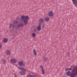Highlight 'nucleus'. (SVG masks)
I'll return each instance as SVG.
<instances>
[{"label":"nucleus","instance_id":"obj_23","mask_svg":"<svg viewBox=\"0 0 77 77\" xmlns=\"http://www.w3.org/2000/svg\"><path fill=\"white\" fill-rule=\"evenodd\" d=\"M2 61L3 62H4V63H6V61L4 59H2Z\"/></svg>","mask_w":77,"mask_h":77},{"label":"nucleus","instance_id":"obj_9","mask_svg":"<svg viewBox=\"0 0 77 77\" xmlns=\"http://www.w3.org/2000/svg\"><path fill=\"white\" fill-rule=\"evenodd\" d=\"M18 68L19 69H20L21 70H23V71H26V69L24 68L23 67H21L20 66H17Z\"/></svg>","mask_w":77,"mask_h":77},{"label":"nucleus","instance_id":"obj_4","mask_svg":"<svg viewBox=\"0 0 77 77\" xmlns=\"http://www.w3.org/2000/svg\"><path fill=\"white\" fill-rule=\"evenodd\" d=\"M76 75H77V73H76V72H72L71 73L70 76L71 77H74Z\"/></svg>","mask_w":77,"mask_h":77},{"label":"nucleus","instance_id":"obj_22","mask_svg":"<svg viewBox=\"0 0 77 77\" xmlns=\"http://www.w3.org/2000/svg\"><path fill=\"white\" fill-rule=\"evenodd\" d=\"M48 59V57H45L44 58V60L45 61H47Z\"/></svg>","mask_w":77,"mask_h":77},{"label":"nucleus","instance_id":"obj_8","mask_svg":"<svg viewBox=\"0 0 77 77\" xmlns=\"http://www.w3.org/2000/svg\"><path fill=\"white\" fill-rule=\"evenodd\" d=\"M40 66V68L42 69V72L43 74H45V72L44 71V69L43 68V66H42V65H41Z\"/></svg>","mask_w":77,"mask_h":77},{"label":"nucleus","instance_id":"obj_20","mask_svg":"<svg viewBox=\"0 0 77 77\" xmlns=\"http://www.w3.org/2000/svg\"><path fill=\"white\" fill-rule=\"evenodd\" d=\"M72 69V67H71L70 68H67L66 69L65 71H68V70H69V71H71Z\"/></svg>","mask_w":77,"mask_h":77},{"label":"nucleus","instance_id":"obj_28","mask_svg":"<svg viewBox=\"0 0 77 77\" xmlns=\"http://www.w3.org/2000/svg\"><path fill=\"white\" fill-rule=\"evenodd\" d=\"M17 77V75H15L14 77Z\"/></svg>","mask_w":77,"mask_h":77},{"label":"nucleus","instance_id":"obj_25","mask_svg":"<svg viewBox=\"0 0 77 77\" xmlns=\"http://www.w3.org/2000/svg\"><path fill=\"white\" fill-rule=\"evenodd\" d=\"M32 35L33 37H35L36 36V33H32Z\"/></svg>","mask_w":77,"mask_h":77},{"label":"nucleus","instance_id":"obj_11","mask_svg":"<svg viewBox=\"0 0 77 77\" xmlns=\"http://www.w3.org/2000/svg\"><path fill=\"white\" fill-rule=\"evenodd\" d=\"M73 3L76 7H77V0H72Z\"/></svg>","mask_w":77,"mask_h":77},{"label":"nucleus","instance_id":"obj_17","mask_svg":"<svg viewBox=\"0 0 77 77\" xmlns=\"http://www.w3.org/2000/svg\"><path fill=\"white\" fill-rule=\"evenodd\" d=\"M8 41V39L7 38H5L3 40V42H7Z\"/></svg>","mask_w":77,"mask_h":77},{"label":"nucleus","instance_id":"obj_16","mask_svg":"<svg viewBox=\"0 0 77 77\" xmlns=\"http://www.w3.org/2000/svg\"><path fill=\"white\" fill-rule=\"evenodd\" d=\"M10 28H14L15 26H14V24H11L10 25Z\"/></svg>","mask_w":77,"mask_h":77},{"label":"nucleus","instance_id":"obj_10","mask_svg":"<svg viewBox=\"0 0 77 77\" xmlns=\"http://www.w3.org/2000/svg\"><path fill=\"white\" fill-rule=\"evenodd\" d=\"M49 15L50 17H53V15H54V14H53V12H52V11H50L49 13Z\"/></svg>","mask_w":77,"mask_h":77},{"label":"nucleus","instance_id":"obj_1","mask_svg":"<svg viewBox=\"0 0 77 77\" xmlns=\"http://www.w3.org/2000/svg\"><path fill=\"white\" fill-rule=\"evenodd\" d=\"M21 18L24 22V25L25 26L28 24V20H29L30 18L28 16H25L22 15L21 16Z\"/></svg>","mask_w":77,"mask_h":77},{"label":"nucleus","instance_id":"obj_24","mask_svg":"<svg viewBox=\"0 0 77 77\" xmlns=\"http://www.w3.org/2000/svg\"><path fill=\"white\" fill-rule=\"evenodd\" d=\"M27 77H32V75H31V74H29L27 75Z\"/></svg>","mask_w":77,"mask_h":77},{"label":"nucleus","instance_id":"obj_6","mask_svg":"<svg viewBox=\"0 0 77 77\" xmlns=\"http://www.w3.org/2000/svg\"><path fill=\"white\" fill-rule=\"evenodd\" d=\"M11 62H13V63H15L17 62V61L16 60V59H11Z\"/></svg>","mask_w":77,"mask_h":77},{"label":"nucleus","instance_id":"obj_2","mask_svg":"<svg viewBox=\"0 0 77 77\" xmlns=\"http://www.w3.org/2000/svg\"><path fill=\"white\" fill-rule=\"evenodd\" d=\"M42 26V23H39L38 24V26L37 27V29L39 31L41 29V26Z\"/></svg>","mask_w":77,"mask_h":77},{"label":"nucleus","instance_id":"obj_27","mask_svg":"<svg viewBox=\"0 0 77 77\" xmlns=\"http://www.w3.org/2000/svg\"><path fill=\"white\" fill-rule=\"evenodd\" d=\"M67 55H68V56H69V55H70V54H69V52H68V53Z\"/></svg>","mask_w":77,"mask_h":77},{"label":"nucleus","instance_id":"obj_12","mask_svg":"<svg viewBox=\"0 0 77 77\" xmlns=\"http://www.w3.org/2000/svg\"><path fill=\"white\" fill-rule=\"evenodd\" d=\"M39 23H44V19L42 18H40L39 20Z\"/></svg>","mask_w":77,"mask_h":77},{"label":"nucleus","instance_id":"obj_15","mask_svg":"<svg viewBox=\"0 0 77 77\" xmlns=\"http://www.w3.org/2000/svg\"><path fill=\"white\" fill-rule=\"evenodd\" d=\"M6 53L7 55H10L11 54V52L9 50H7L6 51Z\"/></svg>","mask_w":77,"mask_h":77},{"label":"nucleus","instance_id":"obj_14","mask_svg":"<svg viewBox=\"0 0 77 77\" xmlns=\"http://www.w3.org/2000/svg\"><path fill=\"white\" fill-rule=\"evenodd\" d=\"M36 52H37V51H36V50H35V49H34L33 51V53H34V54L35 56L37 55V53H36Z\"/></svg>","mask_w":77,"mask_h":77},{"label":"nucleus","instance_id":"obj_5","mask_svg":"<svg viewBox=\"0 0 77 77\" xmlns=\"http://www.w3.org/2000/svg\"><path fill=\"white\" fill-rule=\"evenodd\" d=\"M72 68H73V69L72 70V72H75L77 73V66L75 68L72 66Z\"/></svg>","mask_w":77,"mask_h":77},{"label":"nucleus","instance_id":"obj_21","mask_svg":"<svg viewBox=\"0 0 77 77\" xmlns=\"http://www.w3.org/2000/svg\"><path fill=\"white\" fill-rule=\"evenodd\" d=\"M23 26H24V25L23 24V23H21L20 24V25H18V27H20V26H21V27H23Z\"/></svg>","mask_w":77,"mask_h":77},{"label":"nucleus","instance_id":"obj_31","mask_svg":"<svg viewBox=\"0 0 77 77\" xmlns=\"http://www.w3.org/2000/svg\"><path fill=\"white\" fill-rule=\"evenodd\" d=\"M76 50H77V49H76Z\"/></svg>","mask_w":77,"mask_h":77},{"label":"nucleus","instance_id":"obj_19","mask_svg":"<svg viewBox=\"0 0 77 77\" xmlns=\"http://www.w3.org/2000/svg\"><path fill=\"white\" fill-rule=\"evenodd\" d=\"M13 23L15 24H17L18 23V22L17 21V20H14L13 21Z\"/></svg>","mask_w":77,"mask_h":77},{"label":"nucleus","instance_id":"obj_3","mask_svg":"<svg viewBox=\"0 0 77 77\" xmlns=\"http://www.w3.org/2000/svg\"><path fill=\"white\" fill-rule=\"evenodd\" d=\"M18 65L20 66H22L23 65H25V64H24V63H23V61H20L18 63Z\"/></svg>","mask_w":77,"mask_h":77},{"label":"nucleus","instance_id":"obj_13","mask_svg":"<svg viewBox=\"0 0 77 77\" xmlns=\"http://www.w3.org/2000/svg\"><path fill=\"white\" fill-rule=\"evenodd\" d=\"M71 73H72V72H71L69 71H68L66 72V74H67V75H68V76H70L71 75Z\"/></svg>","mask_w":77,"mask_h":77},{"label":"nucleus","instance_id":"obj_26","mask_svg":"<svg viewBox=\"0 0 77 77\" xmlns=\"http://www.w3.org/2000/svg\"><path fill=\"white\" fill-rule=\"evenodd\" d=\"M2 47V44H1V43H0V48H1Z\"/></svg>","mask_w":77,"mask_h":77},{"label":"nucleus","instance_id":"obj_18","mask_svg":"<svg viewBox=\"0 0 77 77\" xmlns=\"http://www.w3.org/2000/svg\"><path fill=\"white\" fill-rule=\"evenodd\" d=\"M46 21H48L50 20V18L48 17H47L45 19Z\"/></svg>","mask_w":77,"mask_h":77},{"label":"nucleus","instance_id":"obj_29","mask_svg":"<svg viewBox=\"0 0 77 77\" xmlns=\"http://www.w3.org/2000/svg\"><path fill=\"white\" fill-rule=\"evenodd\" d=\"M34 32H36V29H34Z\"/></svg>","mask_w":77,"mask_h":77},{"label":"nucleus","instance_id":"obj_7","mask_svg":"<svg viewBox=\"0 0 77 77\" xmlns=\"http://www.w3.org/2000/svg\"><path fill=\"white\" fill-rule=\"evenodd\" d=\"M26 71H20V72L21 75H25L26 74Z\"/></svg>","mask_w":77,"mask_h":77},{"label":"nucleus","instance_id":"obj_30","mask_svg":"<svg viewBox=\"0 0 77 77\" xmlns=\"http://www.w3.org/2000/svg\"><path fill=\"white\" fill-rule=\"evenodd\" d=\"M17 29H18V27H17Z\"/></svg>","mask_w":77,"mask_h":77}]
</instances>
